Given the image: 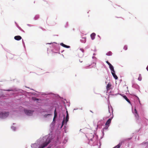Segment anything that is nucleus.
I'll use <instances>...</instances> for the list:
<instances>
[{"label": "nucleus", "mask_w": 148, "mask_h": 148, "mask_svg": "<svg viewBox=\"0 0 148 148\" xmlns=\"http://www.w3.org/2000/svg\"><path fill=\"white\" fill-rule=\"evenodd\" d=\"M51 142V140L50 138H47L45 142L42 144L38 148H44L46 147Z\"/></svg>", "instance_id": "obj_1"}, {"label": "nucleus", "mask_w": 148, "mask_h": 148, "mask_svg": "<svg viewBox=\"0 0 148 148\" xmlns=\"http://www.w3.org/2000/svg\"><path fill=\"white\" fill-rule=\"evenodd\" d=\"M9 115L8 112H0V118H5L7 117Z\"/></svg>", "instance_id": "obj_2"}, {"label": "nucleus", "mask_w": 148, "mask_h": 148, "mask_svg": "<svg viewBox=\"0 0 148 148\" xmlns=\"http://www.w3.org/2000/svg\"><path fill=\"white\" fill-rule=\"evenodd\" d=\"M92 64H93V66H96V63L95 60L93 59H91L88 60L87 62V65H88L89 66L91 65Z\"/></svg>", "instance_id": "obj_3"}, {"label": "nucleus", "mask_w": 148, "mask_h": 148, "mask_svg": "<svg viewBox=\"0 0 148 148\" xmlns=\"http://www.w3.org/2000/svg\"><path fill=\"white\" fill-rule=\"evenodd\" d=\"M24 111L25 113L27 115L31 116L32 115L34 111L32 110H28L26 109L24 110Z\"/></svg>", "instance_id": "obj_4"}, {"label": "nucleus", "mask_w": 148, "mask_h": 148, "mask_svg": "<svg viewBox=\"0 0 148 148\" xmlns=\"http://www.w3.org/2000/svg\"><path fill=\"white\" fill-rule=\"evenodd\" d=\"M66 113H67V114H66V119H65V122L64 119L63 120V121L62 122V127L65 124V123H66L68 122V121L69 120V115H68V111H66Z\"/></svg>", "instance_id": "obj_5"}, {"label": "nucleus", "mask_w": 148, "mask_h": 148, "mask_svg": "<svg viewBox=\"0 0 148 148\" xmlns=\"http://www.w3.org/2000/svg\"><path fill=\"white\" fill-rule=\"evenodd\" d=\"M112 118H111L109 119L106 121V123H105V125L106 126H107L108 127H109L110 125V124L111 122V120H112Z\"/></svg>", "instance_id": "obj_6"}, {"label": "nucleus", "mask_w": 148, "mask_h": 148, "mask_svg": "<svg viewBox=\"0 0 148 148\" xmlns=\"http://www.w3.org/2000/svg\"><path fill=\"white\" fill-rule=\"evenodd\" d=\"M14 38L15 40H19L22 38L21 37L19 36H16L14 37Z\"/></svg>", "instance_id": "obj_7"}, {"label": "nucleus", "mask_w": 148, "mask_h": 148, "mask_svg": "<svg viewBox=\"0 0 148 148\" xmlns=\"http://www.w3.org/2000/svg\"><path fill=\"white\" fill-rule=\"evenodd\" d=\"M115 72H111V73L113 76V77H114L116 79H118V77L117 76V75H116L115 73Z\"/></svg>", "instance_id": "obj_8"}, {"label": "nucleus", "mask_w": 148, "mask_h": 148, "mask_svg": "<svg viewBox=\"0 0 148 148\" xmlns=\"http://www.w3.org/2000/svg\"><path fill=\"white\" fill-rule=\"evenodd\" d=\"M109 66V68L111 71V72H115V71L114 70V68L113 66L111 65L110 64Z\"/></svg>", "instance_id": "obj_9"}, {"label": "nucleus", "mask_w": 148, "mask_h": 148, "mask_svg": "<svg viewBox=\"0 0 148 148\" xmlns=\"http://www.w3.org/2000/svg\"><path fill=\"white\" fill-rule=\"evenodd\" d=\"M122 142H121L120 143H119L117 145H116L115 147H114L113 148H120L121 146L122 145Z\"/></svg>", "instance_id": "obj_10"}, {"label": "nucleus", "mask_w": 148, "mask_h": 148, "mask_svg": "<svg viewBox=\"0 0 148 148\" xmlns=\"http://www.w3.org/2000/svg\"><path fill=\"white\" fill-rule=\"evenodd\" d=\"M111 86V84L110 83H108V84H107L106 86V89L107 90H109L110 89Z\"/></svg>", "instance_id": "obj_11"}, {"label": "nucleus", "mask_w": 148, "mask_h": 148, "mask_svg": "<svg viewBox=\"0 0 148 148\" xmlns=\"http://www.w3.org/2000/svg\"><path fill=\"white\" fill-rule=\"evenodd\" d=\"M60 45L63 47L66 48H69L70 47V46L66 45L63 43H61Z\"/></svg>", "instance_id": "obj_12"}, {"label": "nucleus", "mask_w": 148, "mask_h": 148, "mask_svg": "<svg viewBox=\"0 0 148 148\" xmlns=\"http://www.w3.org/2000/svg\"><path fill=\"white\" fill-rule=\"evenodd\" d=\"M95 34L94 33L90 35L91 37L92 40H93L95 38Z\"/></svg>", "instance_id": "obj_13"}, {"label": "nucleus", "mask_w": 148, "mask_h": 148, "mask_svg": "<svg viewBox=\"0 0 148 148\" xmlns=\"http://www.w3.org/2000/svg\"><path fill=\"white\" fill-rule=\"evenodd\" d=\"M54 115L53 118V120L56 118L57 116V112H56V108L54 112Z\"/></svg>", "instance_id": "obj_14"}, {"label": "nucleus", "mask_w": 148, "mask_h": 148, "mask_svg": "<svg viewBox=\"0 0 148 148\" xmlns=\"http://www.w3.org/2000/svg\"><path fill=\"white\" fill-rule=\"evenodd\" d=\"M134 112L135 113V116L136 118L138 117V115L137 110H136V109L135 108L134 109Z\"/></svg>", "instance_id": "obj_15"}, {"label": "nucleus", "mask_w": 148, "mask_h": 148, "mask_svg": "<svg viewBox=\"0 0 148 148\" xmlns=\"http://www.w3.org/2000/svg\"><path fill=\"white\" fill-rule=\"evenodd\" d=\"M129 103H130V100L127 98V97L126 96H124L123 97Z\"/></svg>", "instance_id": "obj_16"}, {"label": "nucleus", "mask_w": 148, "mask_h": 148, "mask_svg": "<svg viewBox=\"0 0 148 148\" xmlns=\"http://www.w3.org/2000/svg\"><path fill=\"white\" fill-rule=\"evenodd\" d=\"M81 40L83 43H85L86 42V39L85 38H82V39Z\"/></svg>", "instance_id": "obj_17"}, {"label": "nucleus", "mask_w": 148, "mask_h": 148, "mask_svg": "<svg viewBox=\"0 0 148 148\" xmlns=\"http://www.w3.org/2000/svg\"><path fill=\"white\" fill-rule=\"evenodd\" d=\"M138 79L140 81H141L142 80V77L140 74L139 75V76L138 78Z\"/></svg>", "instance_id": "obj_18"}, {"label": "nucleus", "mask_w": 148, "mask_h": 148, "mask_svg": "<svg viewBox=\"0 0 148 148\" xmlns=\"http://www.w3.org/2000/svg\"><path fill=\"white\" fill-rule=\"evenodd\" d=\"M112 53L111 52L109 51L107 53V55L108 56H111L112 55Z\"/></svg>", "instance_id": "obj_19"}, {"label": "nucleus", "mask_w": 148, "mask_h": 148, "mask_svg": "<svg viewBox=\"0 0 148 148\" xmlns=\"http://www.w3.org/2000/svg\"><path fill=\"white\" fill-rule=\"evenodd\" d=\"M123 49L125 50H127V46L126 45L125 46L123 47Z\"/></svg>", "instance_id": "obj_20"}, {"label": "nucleus", "mask_w": 148, "mask_h": 148, "mask_svg": "<svg viewBox=\"0 0 148 148\" xmlns=\"http://www.w3.org/2000/svg\"><path fill=\"white\" fill-rule=\"evenodd\" d=\"M51 114H45L44 115V116L45 117H47L48 116L50 115Z\"/></svg>", "instance_id": "obj_21"}, {"label": "nucleus", "mask_w": 148, "mask_h": 148, "mask_svg": "<svg viewBox=\"0 0 148 148\" xmlns=\"http://www.w3.org/2000/svg\"><path fill=\"white\" fill-rule=\"evenodd\" d=\"M106 63L109 65V66L111 64L110 62H109L108 61H106Z\"/></svg>", "instance_id": "obj_22"}, {"label": "nucleus", "mask_w": 148, "mask_h": 148, "mask_svg": "<svg viewBox=\"0 0 148 148\" xmlns=\"http://www.w3.org/2000/svg\"><path fill=\"white\" fill-rule=\"evenodd\" d=\"M80 50L83 53L84 52V50L83 49H80Z\"/></svg>", "instance_id": "obj_23"}, {"label": "nucleus", "mask_w": 148, "mask_h": 148, "mask_svg": "<svg viewBox=\"0 0 148 148\" xmlns=\"http://www.w3.org/2000/svg\"><path fill=\"white\" fill-rule=\"evenodd\" d=\"M108 127L107 126H106V127H105L104 128V129H107L108 128Z\"/></svg>", "instance_id": "obj_24"}, {"label": "nucleus", "mask_w": 148, "mask_h": 148, "mask_svg": "<svg viewBox=\"0 0 148 148\" xmlns=\"http://www.w3.org/2000/svg\"><path fill=\"white\" fill-rule=\"evenodd\" d=\"M146 69L147 70V71H148V66H147L146 68Z\"/></svg>", "instance_id": "obj_25"}, {"label": "nucleus", "mask_w": 148, "mask_h": 148, "mask_svg": "<svg viewBox=\"0 0 148 148\" xmlns=\"http://www.w3.org/2000/svg\"><path fill=\"white\" fill-rule=\"evenodd\" d=\"M79 62H82V61H80V60H79Z\"/></svg>", "instance_id": "obj_26"}, {"label": "nucleus", "mask_w": 148, "mask_h": 148, "mask_svg": "<svg viewBox=\"0 0 148 148\" xmlns=\"http://www.w3.org/2000/svg\"><path fill=\"white\" fill-rule=\"evenodd\" d=\"M47 148H50V147H48Z\"/></svg>", "instance_id": "obj_27"}, {"label": "nucleus", "mask_w": 148, "mask_h": 148, "mask_svg": "<svg viewBox=\"0 0 148 148\" xmlns=\"http://www.w3.org/2000/svg\"><path fill=\"white\" fill-rule=\"evenodd\" d=\"M90 112H92L91 111H90Z\"/></svg>", "instance_id": "obj_28"}]
</instances>
